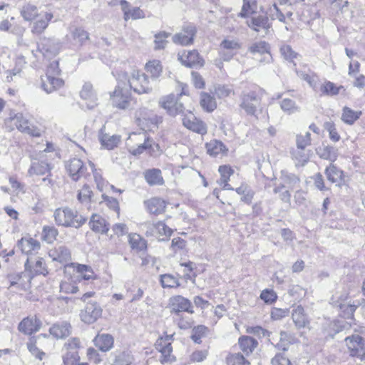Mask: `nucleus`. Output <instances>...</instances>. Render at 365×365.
I'll return each instance as SVG.
<instances>
[{
	"instance_id": "55",
	"label": "nucleus",
	"mask_w": 365,
	"mask_h": 365,
	"mask_svg": "<svg viewBox=\"0 0 365 365\" xmlns=\"http://www.w3.org/2000/svg\"><path fill=\"white\" fill-rule=\"evenodd\" d=\"M78 288L76 282L71 278H66L60 284V292L65 294L76 293Z\"/></svg>"
},
{
	"instance_id": "9",
	"label": "nucleus",
	"mask_w": 365,
	"mask_h": 365,
	"mask_svg": "<svg viewBox=\"0 0 365 365\" xmlns=\"http://www.w3.org/2000/svg\"><path fill=\"white\" fill-rule=\"evenodd\" d=\"M60 48L58 42L51 38H43L40 43L38 44L37 49L32 51V55L38 60L43 58H50L55 56Z\"/></svg>"
},
{
	"instance_id": "47",
	"label": "nucleus",
	"mask_w": 365,
	"mask_h": 365,
	"mask_svg": "<svg viewBox=\"0 0 365 365\" xmlns=\"http://www.w3.org/2000/svg\"><path fill=\"white\" fill-rule=\"evenodd\" d=\"M200 106L207 111L212 112L217 107V103L215 98L207 93H202L200 95Z\"/></svg>"
},
{
	"instance_id": "45",
	"label": "nucleus",
	"mask_w": 365,
	"mask_h": 365,
	"mask_svg": "<svg viewBox=\"0 0 365 365\" xmlns=\"http://www.w3.org/2000/svg\"><path fill=\"white\" fill-rule=\"evenodd\" d=\"M292 319L295 325L299 328L304 327L309 322L304 314V308L301 306H298L293 309Z\"/></svg>"
},
{
	"instance_id": "38",
	"label": "nucleus",
	"mask_w": 365,
	"mask_h": 365,
	"mask_svg": "<svg viewBox=\"0 0 365 365\" xmlns=\"http://www.w3.org/2000/svg\"><path fill=\"white\" fill-rule=\"evenodd\" d=\"M70 264L79 274L81 279L84 280H94L97 279V275L91 267L73 262H71Z\"/></svg>"
},
{
	"instance_id": "54",
	"label": "nucleus",
	"mask_w": 365,
	"mask_h": 365,
	"mask_svg": "<svg viewBox=\"0 0 365 365\" xmlns=\"http://www.w3.org/2000/svg\"><path fill=\"white\" fill-rule=\"evenodd\" d=\"M349 327V324L344 320H334L329 324L328 334L333 336L339 331L348 329Z\"/></svg>"
},
{
	"instance_id": "48",
	"label": "nucleus",
	"mask_w": 365,
	"mask_h": 365,
	"mask_svg": "<svg viewBox=\"0 0 365 365\" xmlns=\"http://www.w3.org/2000/svg\"><path fill=\"white\" fill-rule=\"evenodd\" d=\"M281 109L288 115H291L300 110L299 106L291 98H284L280 101Z\"/></svg>"
},
{
	"instance_id": "35",
	"label": "nucleus",
	"mask_w": 365,
	"mask_h": 365,
	"mask_svg": "<svg viewBox=\"0 0 365 365\" xmlns=\"http://www.w3.org/2000/svg\"><path fill=\"white\" fill-rule=\"evenodd\" d=\"M94 344L102 351H108L113 346V337L108 334H98L93 339Z\"/></svg>"
},
{
	"instance_id": "46",
	"label": "nucleus",
	"mask_w": 365,
	"mask_h": 365,
	"mask_svg": "<svg viewBox=\"0 0 365 365\" xmlns=\"http://www.w3.org/2000/svg\"><path fill=\"white\" fill-rule=\"evenodd\" d=\"M145 178L146 182L150 185H162L164 182L161 171L158 169L147 170L145 173Z\"/></svg>"
},
{
	"instance_id": "27",
	"label": "nucleus",
	"mask_w": 365,
	"mask_h": 365,
	"mask_svg": "<svg viewBox=\"0 0 365 365\" xmlns=\"http://www.w3.org/2000/svg\"><path fill=\"white\" fill-rule=\"evenodd\" d=\"M81 98L86 101L88 109L95 108L97 103L96 94L93 89V86L90 83H86L80 92Z\"/></svg>"
},
{
	"instance_id": "36",
	"label": "nucleus",
	"mask_w": 365,
	"mask_h": 365,
	"mask_svg": "<svg viewBox=\"0 0 365 365\" xmlns=\"http://www.w3.org/2000/svg\"><path fill=\"white\" fill-rule=\"evenodd\" d=\"M98 139L101 142V145L108 150H113L117 147L120 143V136L118 135H112L104 133L103 129L101 130Z\"/></svg>"
},
{
	"instance_id": "41",
	"label": "nucleus",
	"mask_w": 365,
	"mask_h": 365,
	"mask_svg": "<svg viewBox=\"0 0 365 365\" xmlns=\"http://www.w3.org/2000/svg\"><path fill=\"white\" fill-rule=\"evenodd\" d=\"M133 360L130 351L128 350L116 351L114 353L111 365H131Z\"/></svg>"
},
{
	"instance_id": "5",
	"label": "nucleus",
	"mask_w": 365,
	"mask_h": 365,
	"mask_svg": "<svg viewBox=\"0 0 365 365\" xmlns=\"http://www.w3.org/2000/svg\"><path fill=\"white\" fill-rule=\"evenodd\" d=\"M349 294L344 291L341 293H336L331 299V303L340 310V314L347 319H352L356 309L359 306V302L351 303L348 301Z\"/></svg>"
},
{
	"instance_id": "32",
	"label": "nucleus",
	"mask_w": 365,
	"mask_h": 365,
	"mask_svg": "<svg viewBox=\"0 0 365 365\" xmlns=\"http://www.w3.org/2000/svg\"><path fill=\"white\" fill-rule=\"evenodd\" d=\"M249 27L257 32L262 31L264 35L267 34L270 28L268 18L266 16H258L253 17L247 22Z\"/></svg>"
},
{
	"instance_id": "2",
	"label": "nucleus",
	"mask_w": 365,
	"mask_h": 365,
	"mask_svg": "<svg viewBox=\"0 0 365 365\" xmlns=\"http://www.w3.org/2000/svg\"><path fill=\"white\" fill-rule=\"evenodd\" d=\"M53 217L56 223L63 227H74L77 228L86 222V219L83 216L78 215L76 210L68 207L56 209Z\"/></svg>"
},
{
	"instance_id": "56",
	"label": "nucleus",
	"mask_w": 365,
	"mask_h": 365,
	"mask_svg": "<svg viewBox=\"0 0 365 365\" xmlns=\"http://www.w3.org/2000/svg\"><path fill=\"white\" fill-rule=\"evenodd\" d=\"M281 180L284 185H287L291 189L299 182V178L296 175L287 171H282Z\"/></svg>"
},
{
	"instance_id": "58",
	"label": "nucleus",
	"mask_w": 365,
	"mask_h": 365,
	"mask_svg": "<svg viewBox=\"0 0 365 365\" xmlns=\"http://www.w3.org/2000/svg\"><path fill=\"white\" fill-rule=\"evenodd\" d=\"M227 365H249L250 363L240 353L230 354L226 358Z\"/></svg>"
},
{
	"instance_id": "23",
	"label": "nucleus",
	"mask_w": 365,
	"mask_h": 365,
	"mask_svg": "<svg viewBox=\"0 0 365 365\" xmlns=\"http://www.w3.org/2000/svg\"><path fill=\"white\" fill-rule=\"evenodd\" d=\"M66 168L69 175L74 181H77L80 178L84 175L86 167L83 161L78 158H73L67 162Z\"/></svg>"
},
{
	"instance_id": "53",
	"label": "nucleus",
	"mask_w": 365,
	"mask_h": 365,
	"mask_svg": "<svg viewBox=\"0 0 365 365\" xmlns=\"http://www.w3.org/2000/svg\"><path fill=\"white\" fill-rule=\"evenodd\" d=\"M162 66L158 60L150 61L145 65L146 71L151 75L153 78H158L162 73Z\"/></svg>"
},
{
	"instance_id": "6",
	"label": "nucleus",
	"mask_w": 365,
	"mask_h": 365,
	"mask_svg": "<svg viewBox=\"0 0 365 365\" xmlns=\"http://www.w3.org/2000/svg\"><path fill=\"white\" fill-rule=\"evenodd\" d=\"M126 145L129 152L133 155H138L151 147L150 139L145 131L130 134Z\"/></svg>"
},
{
	"instance_id": "7",
	"label": "nucleus",
	"mask_w": 365,
	"mask_h": 365,
	"mask_svg": "<svg viewBox=\"0 0 365 365\" xmlns=\"http://www.w3.org/2000/svg\"><path fill=\"white\" fill-rule=\"evenodd\" d=\"M261 101L259 90L251 89L243 91L240 95L239 107L243 110L247 115H255L257 108Z\"/></svg>"
},
{
	"instance_id": "49",
	"label": "nucleus",
	"mask_w": 365,
	"mask_h": 365,
	"mask_svg": "<svg viewBox=\"0 0 365 365\" xmlns=\"http://www.w3.org/2000/svg\"><path fill=\"white\" fill-rule=\"evenodd\" d=\"M128 238L129 244L132 249L139 251L146 249V241L140 235L136 233L130 234Z\"/></svg>"
},
{
	"instance_id": "11",
	"label": "nucleus",
	"mask_w": 365,
	"mask_h": 365,
	"mask_svg": "<svg viewBox=\"0 0 365 365\" xmlns=\"http://www.w3.org/2000/svg\"><path fill=\"white\" fill-rule=\"evenodd\" d=\"M349 356L361 361L365 360V339L359 334L349 336L344 339Z\"/></svg>"
},
{
	"instance_id": "21",
	"label": "nucleus",
	"mask_w": 365,
	"mask_h": 365,
	"mask_svg": "<svg viewBox=\"0 0 365 365\" xmlns=\"http://www.w3.org/2000/svg\"><path fill=\"white\" fill-rule=\"evenodd\" d=\"M102 314V309L96 303H88L81 313V320L86 324L95 322Z\"/></svg>"
},
{
	"instance_id": "28",
	"label": "nucleus",
	"mask_w": 365,
	"mask_h": 365,
	"mask_svg": "<svg viewBox=\"0 0 365 365\" xmlns=\"http://www.w3.org/2000/svg\"><path fill=\"white\" fill-rule=\"evenodd\" d=\"M249 51L253 54L259 53L263 56V58L259 59L261 62L269 63L272 57L269 52V44L265 41H259L253 43L250 48Z\"/></svg>"
},
{
	"instance_id": "20",
	"label": "nucleus",
	"mask_w": 365,
	"mask_h": 365,
	"mask_svg": "<svg viewBox=\"0 0 365 365\" xmlns=\"http://www.w3.org/2000/svg\"><path fill=\"white\" fill-rule=\"evenodd\" d=\"M173 233L172 229L168 227L163 222L159 221L148 227L147 235L155 236L159 240H167Z\"/></svg>"
},
{
	"instance_id": "4",
	"label": "nucleus",
	"mask_w": 365,
	"mask_h": 365,
	"mask_svg": "<svg viewBox=\"0 0 365 365\" xmlns=\"http://www.w3.org/2000/svg\"><path fill=\"white\" fill-rule=\"evenodd\" d=\"M60 73L61 70L58 66V62L57 61L51 62L48 67L46 76L41 78V86L47 93H50L63 86V81L56 77Z\"/></svg>"
},
{
	"instance_id": "57",
	"label": "nucleus",
	"mask_w": 365,
	"mask_h": 365,
	"mask_svg": "<svg viewBox=\"0 0 365 365\" xmlns=\"http://www.w3.org/2000/svg\"><path fill=\"white\" fill-rule=\"evenodd\" d=\"M274 12L272 13V18L273 19H277L279 21L285 24V29L287 31H292V23L287 19L284 14H283L277 7L276 4L273 5Z\"/></svg>"
},
{
	"instance_id": "39",
	"label": "nucleus",
	"mask_w": 365,
	"mask_h": 365,
	"mask_svg": "<svg viewBox=\"0 0 365 365\" xmlns=\"http://www.w3.org/2000/svg\"><path fill=\"white\" fill-rule=\"evenodd\" d=\"M291 153L296 165H304L309 160L311 151L306 150L304 148L297 146Z\"/></svg>"
},
{
	"instance_id": "29",
	"label": "nucleus",
	"mask_w": 365,
	"mask_h": 365,
	"mask_svg": "<svg viewBox=\"0 0 365 365\" xmlns=\"http://www.w3.org/2000/svg\"><path fill=\"white\" fill-rule=\"evenodd\" d=\"M71 326L67 322H60L53 324L49 333L56 339H63L70 335Z\"/></svg>"
},
{
	"instance_id": "37",
	"label": "nucleus",
	"mask_w": 365,
	"mask_h": 365,
	"mask_svg": "<svg viewBox=\"0 0 365 365\" xmlns=\"http://www.w3.org/2000/svg\"><path fill=\"white\" fill-rule=\"evenodd\" d=\"M53 14L46 12L42 14L39 19L34 23L31 32L34 34H41L48 27L49 22L53 19Z\"/></svg>"
},
{
	"instance_id": "31",
	"label": "nucleus",
	"mask_w": 365,
	"mask_h": 365,
	"mask_svg": "<svg viewBox=\"0 0 365 365\" xmlns=\"http://www.w3.org/2000/svg\"><path fill=\"white\" fill-rule=\"evenodd\" d=\"M207 154L210 156L217 157L218 155H226L228 148L220 140H212L205 144Z\"/></svg>"
},
{
	"instance_id": "15",
	"label": "nucleus",
	"mask_w": 365,
	"mask_h": 365,
	"mask_svg": "<svg viewBox=\"0 0 365 365\" xmlns=\"http://www.w3.org/2000/svg\"><path fill=\"white\" fill-rule=\"evenodd\" d=\"M178 58L181 63L187 67L202 66L203 60L196 50L182 51L178 53Z\"/></svg>"
},
{
	"instance_id": "61",
	"label": "nucleus",
	"mask_w": 365,
	"mask_h": 365,
	"mask_svg": "<svg viewBox=\"0 0 365 365\" xmlns=\"http://www.w3.org/2000/svg\"><path fill=\"white\" fill-rule=\"evenodd\" d=\"M160 282L163 287L175 288L180 286L178 279L171 274H163L160 277Z\"/></svg>"
},
{
	"instance_id": "30",
	"label": "nucleus",
	"mask_w": 365,
	"mask_h": 365,
	"mask_svg": "<svg viewBox=\"0 0 365 365\" xmlns=\"http://www.w3.org/2000/svg\"><path fill=\"white\" fill-rule=\"evenodd\" d=\"M91 229L98 233L106 234L109 230V224L101 215L93 214L89 221Z\"/></svg>"
},
{
	"instance_id": "33",
	"label": "nucleus",
	"mask_w": 365,
	"mask_h": 365,
	"mask_svg": "<svg viewBox=\"0 0 365 365\" xmlns=\"http://www.w3.org/2000/svg\"><path fill=\"white\" fill-rule=\"evenodd\" d=\"M18 246L22 252L26 255L36 253L41 247L39 242L31 237L22 238L19 241Z\"/></svg>"
},
{
	"instance_id": "19",
	"label": "nucleus",
	"mask_w": 365,
	"mask_h": 365,
	"mask_svg": "<svg viewBox=\"0 0 365 365\" xmlns=\"http://www.w3.org/2000/svg\"><path fill=\"white\" fill-rule=\"evenodd\" d=\"M169 304L171 312L176 314L182 312L193 313L190 301L180 295L171 297L170 299Z\"/></svg>"
},
{
	"instance_id": "62",
	"label": "nucleus",
	"mask_w": 365,
	"mask_h": 365,
	"mask_svg": "<svg viewBox=\"0 0 365 365\" xmlns=\"http://www.w3.org/2000/svg\"><path fill=\"white\" fill-rule=\"evenodd\" d=\"M93 192L90 187L87 185L83 186V187L78 191L77 198L81 203H88L91 200Z\"/></svg>"
},
{
	"instance_id": "52",
	"label": "nucleus",
	"mask_w": 365,
	"mask_h": 365,
	"mask_svg": "<svg viewBox=\"0 0 365 365\" xmlns=\"http://www.w3.org/2000/svg\"><path fill=\"white\" fill-rule=\"evenodd\" d=\"M21 14L25 21H31L38 16V9L29 3L24 5L21 9Z\"/></svg>"
},
{
	"instance_id": "22",
	"label": "nucleus",
	"mask_w": 365,
	"mask_h": 365,
	"mask_svg": "<svg viewBox=\"0 0 365 365\" xmlns=\"http://www.w3.org/2000/svg\"><path fill=\"white\" fill-rule=\"evenodd\" d=\"M113 5L120 4L123 12L125 21L129 19H138L144 17L143 11L138 7L130 8L128 3L125 0H113Z\"/></svg>"
},
{
	"instance_id": "43",
	"label": "nucleus",
	"mask_w": 365,
	"mask_h": 365,
	"mask_svg": "<svg viewBox=\"0 0 365 365\" xmlns=\"http://www.w3.org/2000/svg\"><path fill=\"white\" fill-rule=\"evenodd\" d=\"M361 115V111L354 110L349 107H344L341 114V120L348 125H352Z\"/></svg>"
},
{
	"instance_id": "13",
	"label": "nucleus",
	"mask_w": 365,
	"mask_h": 365,
	"mask_svg": "<svg viewBox=\"0 0 365 365\" xmlns=\"http://www.w3.org/2000/svg\"><path fill=\"white\" fill-rule=\"evenodd\" d=\"M7 278L9 282V289L15 287L16 291H21L29 288L32 276L27 271H25L24 272L9 274Z\"/></svg>"
},
{
	"instance_id": "34",
	"label": "nucleus",
	"mask_w": 365,
	"mask_h": 365,
	"mask_svg": "<svg viewBox=\"0 0 365 365\" xmlns=\"http://www.w3.org/2000/svg\"><path fill=\"white\" fill-rule=\"evenodd\" d=\"M145 205L150 214L158 215L165 211L166 202L160 197H153L145 201Z\"/></svg>"
},
{
	"instance_id": "17",
	"label": "nucleus",
	"mask_w": 365,
	"mask_h": 365,
	"mask_svg": "<svg viewBox=\"0 0 365 365\" xmlns=\"http://www.w3.org/2000/svg\"><path fill=\"white\" fill-rule=\"evenodd\" d=\"M25 269L32 277L36 274H48L44 260L40 257H29L25 263Z\"/></svg>"
},
{
	"instance_id": "44",
	"label": "nucleus",
	"mask_w": 365,
	"mask_h": 365,
	"mask_svg": "<svg viewBox=\"0 0 365 365\" xmlns=\"http://www.w3.org/2000/svg\"><path fill=\"white\" fill-rule=\"evenodd\" d=\"M325 174L331 182L340 184L342 182L343 172L332 164L326 168Z\"/></svg>"
},
{
	"instance_id": "1",
	"label": "nucleus",
	"mask_w": 365,
	"mask_h": 365,
	"mask_svg": "<svg viewBox=\"0 0 365 365\" xmlns=\"http://www.w3.org/2000/svg\"><path fill=\"white\" fill-rule=\"evenodd\" d=\"M118 84L110 93V100L113 107L118 109H130L134 103V100L131 96V89L127 85L126 82L118 76Z\"/></svg>"
},
{
	"instance_id": "64",
	"label": "nucleus",
	"mask_w": 365,
	"mask_h": 365,
	"mask_svg": "<svg viewBox=\"0 0 365 365\" xmlns=\"http://www.w3.org/2000/svg\"><path fill=\"white\" fill-rule=\"evenodd\" d=\"M81 341L78 338L73 337L68 339L63 347V351L78 352L81 348Z\"/></svg>"
},
{
	"instance_id": "40",
	"label": "nucleus",
	"mask_w": 365,
	"mask_h": 365,
	"mask_svg": "<svg viewBox=\"0 0 365 365\" xmlns=\"http://www.w3.org/2000/svg\"><path fill=\"white\" fill-rule=\"evenodd\" d=\"M218 171L220 174V179L218 183L222 186L224 190H232L233 188L228 183L230 176L233 174L234 170L229 165H220Z\"/></svg>"
},
{
	"instance_id": "12",
	"label": "nucleus",
	"mask_w": 365,
	"mask_h": 365,
	"mask_svg": "<svg viewBox=\"0 0 365 365\" xmlns=\"http://www.w3.org/2000/svg\"><path fill=\"white\" fill-rule=\"evenodd\" d=\"M159 105L161 108L165 109L170 115L175 116L178 114L183 113V105L178 101V98L174 94L162 97L159 101Z\"/></svg>"
},
{
	"instance_id": "25",
	"label": "nucleus",
	"mask_w": 365,
	"mask_h": 365,
	"mask_svg": "<svg viewBox=\"0 0 365 365\" xmlns=\"http://www.w3.org/2000/svg\"><path fill=\"white\" fill-rule=\"evenodd\" d=\"M196 29L192 25L185 26L182 31L176 34L173 37V41L176 44L187 46L192 43Z\"/></svg>"
},
{
	"instance_id": "14",
	"label": "nucleus",
	"mask_w": 365,
	"mask_h": 365,
	"mask_svg": "<svg viewBox=\"0 0 365 365\" xmlns=\"http://www.w3.org/2000/svg\"><path fill=\"white\" fill-rule=\"evenodd\" d=\"M49 257L53 260L60 262L65 267L71 266V252L68 247L63 245L55 246L48 252Z\"/></svg>"
},
{
	"instance_id": "42",
	"label": "nucleus",
	"mask_w": 365,
	"mask_h": 365,
	"mask_svg": "<svg viewBox=\"0 0 365 365\" xmlns=\"http://www.w3.org/2000/svg\"><path fill=\"white\" fill-rule=\"evenodd\" d=\"M238 343L241 350L247 355L252 353L258 344L257 340L249 336L240 337Z\"/></svg>"
},
{
	"instance_id": "60",
	"label": "nucleus",
	"mask_w": 365,
	"mask_h": 365,
	"mask_svg": "<svg viewBox=\"0 0 365 365\" xmlns=\"http://www.w3.org/2000/svg\"><path fill=\"white\" fill-rule=\"evenodd\" d=\"M207 327L204 325L195 327L192 331L191 339L197 344L201 343V339L206 336Z\"/></svg>"
},
{
	"instance_id": "24",
	"label": "nucleus",
	"mask_w": 365,
	"mask_h": 365,
	"mask_svg": "<svg viewBox=\"0 0 365 365\" xmlns=\"http://www.w3.org/2000/svg\"><path fill=\"white\" fill-rule=\"evenodd\" d=\"M41 326V322L36 316L24 318L19 324V331L30 335L38 331Z\"/></svg>"
},
{
	"instance_id": "3",
	"label": "nucleus",
	"mask_w": 365,
	"mask_h": 365,
	"mask_svg": "<svg viewBox=\"0 0 365 365\" xmlns=\"http://www.w3.org/2000/svg\"><path fill=\"white\" fill-rule=\"evenodd\" d=\"M119 76L126 82L129 88L138 94L149 93L152 91L148 76L138 71H133L130 76L125 73Z\"/></svg>"
},
{
	"instance_id": "18",
	"label": "nucleus",
	"mask_w": 365,
	"mask_h": 365,
	"mask_svg": "<svg viewBox=\"0 0 365 365\" xmlns=\"http://www.w3.org/2000/svg\"><path fill=\"white\" fill-rule=\"evenodd\" d=\"M240 48L237 40L224 39L220 43V56L224 61H230Z\"/></svg>"
},
{
	"instance_id": "51",
	"label": "nucleus",
	"mask_w": 365,
	"mask_h": 365,
	"mask_svg": "<svg viewBox=\"0 0 365 365\" xmlns=\"http://www.w3.org/2000/svg\"><path fill=\"white\" fill-rule=\"evenodd\" d=\"M91 171L93 175L94 180L96 183L97 188L100 191H103L108 185V182L103 178L102 172L101 170L96 168L95 165L92 162H89Z\"/></svg>"
},
{
	"instance_id": "63",
	"label": "nucleus",
	"mask_w": 365,
	"mask_h": 365,
	"mask_svg": "<svg viewBox=\"0 0 365 365\" xmlns=\"http://www.w3.org/2000/svg\"><path fill=\"white\" fill-rule=\"evenodd\" d=\"M244 4L242 8V11L240 13V16L245 17L249 14L254 13L257 9V4L255 0H243Z\"/></svg>"
},
{
	"instance_id": "59",
	"label": "nucleus",
	"mask_w": 365,
	"mask_h": 365,
	"mask_svg": "<svg viewBox=\"0 0 365 365\" xmlns=\"http://www.w3.org/2000/svg\"><path fill=\"white\" fill-rule=\"evenodd\" d=\"M319 154L322 158L331 162H334L338 155L336 149L331 146H325L323 149H320Z\"/></svg>"
},
{
	"instance_id": "8",
	"label": "nucleus",
	"mask_w": 365,
	"mask_h": 365,
	"mask_svg": "<svg viewBox=\"0 0 365 365\" xmlns=\"http://www.w3.org/2000/svg\"><path fill=\"white\" fill-rule=\"evenodd\" d=\"M172 341L173 335H166L159 337L155 344V349L160 354L159 361L163 364H171L175 361L173 354Z\"/></svg>"
},
{
	"instance_id": "10",
	"label": "nucleus",
	"mask_w": 365,
	"mask_h": 365,
	"mask_svg": "<svg viewBox=\"0 0 365 365\" xmlns=\"http://www.w3.org/2000/svg\"><path fill=\"white\" fill-rule=\"evenodd\" d=\"M10 120L21 133L29 134L34 137H39L41 135V129L32 125L29 119L21 113L10 115Z\"/></svg>"
},
{
	"instance_id": "50",
	"label": "nucleus",
	"mask_w": 365,
	"mask_h": 365,
	"mask_svg": "<svg viewBox=\"0 0 365 365\" xmlns=\"http://www.w3.org/2000/svg\"><path fill=\"white\" fill-rule=\"evenodd\" d=\"M237 194L242 195L241 200L247 204L252 202L254 197V191L246 184H242L239 187L235 189Z\"/></svg>"
},
{
	"instance_id": "26",
	"label": "nucleus",
	"mask_w": 365,
	"mask_h": 365,
	"mask_svg": "<svg viewBox=\"0 0 365 365\" xmlns=\"http://www.w3.org/2000/svg\"><path fill=\"white\" fill-rule=\"evenodd\" d=\"M50 170L49 164L44 159L43 154H41L38 160L34 159L32 160L28 173L30 176L34 175H43L49 173Z\"/></svg>"
},
{
	"instance_id": "16",
	"label": "nucleus",
	"mask_w": 365,
	"mask_h": 365,
	"mask_svg": "<svg viewBox=\"0 0 365 365\" xmlns=\"http://www.w3.org/2000/svg\"><path fill=\"white\" fill-rule=\"evenodd\" d=\"M182 124L189 130L202 135L207 133L206 124L201 120L197 119L191 112L184 114Z\"/></svg>"
}]
</instances>
